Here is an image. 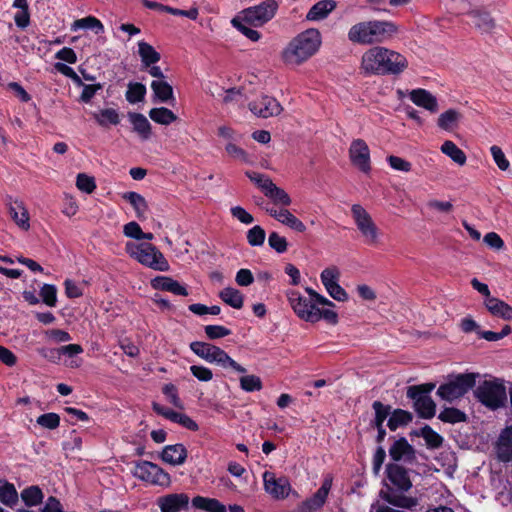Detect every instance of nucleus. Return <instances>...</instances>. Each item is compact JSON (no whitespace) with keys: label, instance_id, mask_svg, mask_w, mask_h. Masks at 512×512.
Masks as SVG:
<instances>
[{"label":"nucleus","instance_id":"11","mask_svg":"<svg viewBox=\"0 0 512 512\" xmlns=\"http://www.w3.org/2000/svg\"><path fill=\"white\" fill-rule=\"evenodd\" d=\"M351 212L358 230L365 238V242L369 245L376 244L379 231L370 214L360 204L352 205Z\"/></svg>","mask_w":512,"mask_h":512},{"label":"nucleus","instance_id":"20","mask_svg":"<svg viewBox=\"0 0 512 512\" xmlns=\"http://www.w3.org/2000/svg\"><path fill=\"white\" fill-rule=\"evenodd\" d=\"M265 210L270 216L297 232L303 233L306 230L305 224L287 209L277 210L267 207Z\"/></svg>","mask_w":512,"mask_h":512},{"label":"nucleus","instance_id":"55","mask_svg":"<svg viewBox=\"0 0 512 512\" xmlns=\"http://www.w3.org/2000/svg\"><path fill=\"white\" fill-rule=\"evenodd\" d=\"M269 246L277 253H284L287 251L288 242L285 237L280 236L277 232H271L268 237Z\"/></svg>","mask_w":512,"mask_h":512},{"label":"nucleus","instance_id":"30","mask_svg":"<svg viewBox=\"0 0 512 512\" xmlns=\"http://www.w3.org/2000/svg\"><path fill=\"white\" fill-rule=\"evenodd\" d=\"M138 54L144 67H150L161 59L160 53L157 52L151 44L145 41L138 42Z\"/></svg>","mask_w":512,"mask_h":512},{"label":"nucleus","instance_id":"16","mask_svg":"<svg viewBox=\"0 0 512 512\" xmlns=\"http://www.w3.org/2000/svg\"><path fill=\"white\" fill-rule=\"evenodd\" d=\"M263 482L265 491L275 499H284L290 493L291 486L286 477L276 478L274 473L265 471Z\"/></svg>","mask_w":512,"mask_h":512},{"label":"nucleus","instance_id":"59","mask_svg":"<svg viewBox=\"0 0 512 512\" xmlns=\"http://www.w3.org/2000/svg\"><path fill=\"white\" fill-rule=\"evenodd\" d=\"M490 151H491L493 160L496 163V165L498 166V168L502 171H506L509 168L510 163L507 160V158L505 157V154L502 151V149L496 145H493L490 148Z\"/></svg>","mask_w":512,"mask_h":512},{"label":"nucleus","instance_id":"37","mask_svg":"<svg viewBox=\"0 0 512 512\" xmlns=\"http://www.w3.org/2000/svg\"><path fill=\"white\" fill-rule=\"evenodd\" d=\"M93 118L101 127L120 123L119 113L113 108L101 109L99 112L93 113Z\"/></svg>","mask_w":512,"mask_h":512},{"label":"nucleus","instance_id":"44","mask_svg":"<svg viewBox=\"0 0 512 512\" xmlns=\"http://www.w3.org/2000/svg\"><path fill=\"white\" fill-rule=\"evenodd\" d=\"M72 29H91L94 30L96 34H99L104 31V26L96 17L87 16L85 18L76 20L73 23Z\"/></svg>","mask_w":512,"mask_h":512},{"label":"nucleus","instance_id":"9","mask_svg":"<svg viewBox=\"0 0 512 512\" xmlns=\"http://www.w3.org/2000/svg\"><path fill=\"white\" fill-rule=\"evenodd\" d=\"M474 395L479 402L492 410L504 406L507 400L505 386L497 380L483 381L474 391Z\"/></svg>","mask_w":512,"mask_h":512},{"label":"nucleus","instance_id":"27","mask_svg":"<svg viewBox=\"0 0 512 512\" xmlns=\"http://www.w3.org/2000/svg\"><path fill=\"white\" fill-rule=\"evenodd\" d=\"M485 306L487 310L494 316L500 317L504 320L512 319V307L506 302L495 298H485Z\"/></svg>","mask_w":512,"mask_h":512},{"label":"nucleus","instance_id":"34","mask_svg":"<svg viewBox=\"0 0 512 512\" xmlns=\"http://www.w3.org/2000/svg\"><path fill=\"white\" fill-rule=\"evenodd\" d=\"M192 505L207 512H226V507L214 498L196 496L192 499Z\"/></svg>","mask_w":512,"mask_h":512},{"label":"nucleus","instance_id":"32","mask_svg":"<svg viewBox=\"0 0 512 512\" xmlns=\"http://www.w3.org/2000/svg\"><path fill=\"white\" fill-rule=\"evenodd\" d=\"M123 199L128 201L135 210L136 216L139 219H144L148 210V204L145 198L137 192L130 191L123 194Z\"/></svg>","mask_w":512,"mask_h":512},{"label":"nucleus","instance_id":"52","mask_svg":"<svg viewBox=\"0 0 512 512\" xmlns=\"http://www.w3.org/2000/svg\"><path fill=\"white\" fill-rule=\"evenodd\" d=\"M170 421L177 423L190 431H197L199 429L198 424L184 413L174 411V413L171 414Z\"/></svg>","mask_w":512,"mask_h":512},{"label":"nucleus","instance_id":"47","mask_svg":"<svg viewBox=\"0 0 512 512\" xmlns=\"http://www.w3.org/2000/svg\"><path fill=\"white\" fill-rule=\"evenodd\" d=\"M146 95V87L142 83H129L126 92V99L129 103H137L144 99Z\"/></svg>","mask_w":512,"mask_h":512},{"label":"nucleus","instance_id":"14","mask_svg":"<svg viewBox=\"0 0 512 512\" xmlns=\"http://www.w3.org/2000/svg\"><path fill=\"white\" fill-rule=\"evenodd\" d=\"M349 158L351 163L363 173L371 170L370 150L363 139H355L351 142L349 148Z\"/></svg>","mask_w":512,"mask_h":512},{"label":"nucleus","instance_id":"8","mask_svg":"<svg viewBox=\"0 0 512 512\" xmlns=\"http://www.w3.org/2000/svg\"><path fill=\"white\" fill-rule=\"evenodd\" d=\"M434 388V383L412 385L407 388V397L413 400V407L420 418L431 419L436 413V404L430 396Z\"/></svg>","mask_w":512,"mask_h":512},{"label":"nucleus","instance_id":"40","mask_svg":"<svg viewBox=\"0 0 512 512\" xmlns=\"http://www.w3.org/2000/svg\"><path fill=\"white\" fill-rule=\"evenodd\" d=\"M43 492L38 486H29L22 490L21 499L28 507L36 506L42 503L43 500Z\"/></svg>","mask_w":512,"mask_h":512},{"label":"nucleus","instance_id":"4","mask_svg":"<svg viewBox=\"0 0 512 512\" xmlns=\"http://www.w3.org/2000/svg\"><path fill=\"white\" fill-rule=\"evenodd\" d=\"M321 45L320 32L310 28L294 37L284 49L282 57L285 63L299 65L313 56Z\"/></svg>","mask_w":512,"mask_h":512},{"label":"nucleus","instance_id":"12","mask_svg":"<svg viewBox=\"0 0 512 512\" xmlns=\"http://www.w3.org/2000/svg\"><path fill=\"white\" fill-rule=\"evenodd\" d=\"M278 3L275 0H265L259 5L242 11L245 22L253 27H259L270 21L276 14Z\"/></svg>","mask_w":512,"mask_h":512},{"label":"nucleus","instance_id":"10","mask_svg":"<svg viewBox=\"0 0 512 512\" xmlns=\"http://www.w3.org/2000/svg\"><path fill=\"white\" fill-rule=\"evenodd\" d=\"M133 475L152 485L169 486L171 483L170 475L160 466L150 461H139L135 464Z\"/></svg>","mask_w":512,"mask_h":512},{"label":"nucleus","instance_id":"41","mask_svg":"<svg viewBox=\"0 0 512 512\" xmlns=\"http://www.w3.org/2000/svg\"><path fill=\"white\" fill-rule=\"evenodd\" d=\"M266 197L272 200L276 205L289 206L291 204L290 196L285 192L284 189L276 186L272 183L270 188L264 194Z\"/></svg>","mask_w":512,"mask_h":512},{"label":"nucleus","instance_id":"3","mask_svg":"<svg viewBox=\"0 0 512 512\" xmlns=\"http://www.w3.org/2000/svg\"><path fill=\"white\" fill-rule=\"evenodd\" d=\"M398 31L391 21L370 20L354 24L348 31V39L360 45L383 43Z\"/></svg>","mask_w":512,"mask_h":512},{"label":"nucleus","instance_id":"6","mask_svg":"<svg viewBox=\"0 0 512 512\" xmlns=\"http://www.w3.org/2000/svg\"><path fill=\"white\" fill-rule=\"evenodd\" d=\"M126 252L139 263L156 271H168L169 263L163 254L150 243L135 244L128 242Z\"/></svg>","mask_w":512,"mask_h":512},{"label":"nucleus","instance_id":"51","mask_svg":"<svg viewBox=\"0 0 512 512\" xmlns=\"http://www.w3.org/2000/svg\"><path fill=\"white\" fill-rule=\"evenodd\" d=\"M42 301L49 307H55L57 303V289L52 284H44L40 289Z\"/></svg>","mask_w":512,"mask_h":512},{"label":"nucleus","instance_id":"31","mask_svg":"<svg viewBox=\"0 0 512 512\" xmlns=\"http://www.w3.org/2000/svg\"><path fill=\"white\" fill-rule=\"evenodd\" d=\"M387 426L391 431H396L399 427L408 425L413 420V414L407 410L395 409L391 411Z\"/></svg>","mask_w":512,"mask_h":512},{"label":"nucleus","instance_id":"53","mask_svg":"<svg viewBox=\"0 0 512 512\" xmlns=\"http://www.w3.org/2000/svg\"><path fill=\"white\" fill-rule=\"evenodd\" d=\"M265 237V230L259 225L252 227L247 232V241L251 246H262L264 244Z\"/></svg>","mask_w":512,"mask_h":512},{"label":"nucleus","instance_id":"1","mask_svg":"<svg viewBox=\"0 0 512 512\" xmlns=\"http://www.w3.org/2000/svg\"><path fill=\"white\" fill-rule=\"evenodd\" d=\"M407 67L404 55L382 46L368 49L361 59V69L370 75H399Z\"/></svg>","mask_w":512,"mask_h":512},{"label":"nucleus","instance_id":"21","mask_svg":"<svg viewBox=\"0 0 512 512\" xmlns=\"http://www.w3.org/2000/svg\"><path fill=\"white\" fill-rule=\"evenodd\" d=\"M410 100L417 106L422 107L431 113L438 111L437 99L428 90L418 88L409 93Z\"/></svg>","mask_w":512,"mask_h":512},{"label":"nucleus","instance_id":"19","mask_svg":"<svg viewBox=\"0 0 512 512\" xmlns=\"http://www.w3.org/2000/svg\"><path fill=\"white\" fill-rule=\"evenodd\" d=\"M189 504V497L184 494H168L158 499V505L161 512H180L187 509Z\"/></svg>","mask_w":512,"mask_h":512},{"label":"nucleus","instance_id":"62","mask_svg":"<svg viewBox=\"0 0 512 512\" xmlns=\"http://www.w3.org/2000/svg\"><path fill=\"white\" fill-rule=\"evenodd\" d=\"M390 167L397 171L409 172L412 169V164L398 156L390 155L387 158Z\"/></svg>","mask_w":512,"mask_h":512},{"label":"nucleus","instance_id":"46","mask_svg":"<svg viewBox=\"0 0 512 512\" xmlns=\"http://www.w3.org/2000/svg\"><path fill=\"white\" fill-rule=\"evenodd\" d=\"M231 23L238 31L251 41L256 42L260 39L261 34L257 30L251 28L250 26L252 25L245 22L243 16L240 19L234 18Z\"/></svg>","mask_w":512,"mask_h":512},{"label":"nucleus","instance_id":"26","mask_svg":"<svg viewBox=\"0 0 512 512\" xmlns=\"http://www.w3.org/2000/svg\"><path fill=\"white\" fill-rule=\"evenodd\" d=\"M336 8L334 0H321L315 3L306 15L308 21H320L325 18Z\"/></svg>","mask_w":512,"mask_h":512},{"label":"nucleus","instance_id":"49","mask_svg":"<svg viewBox=\"0 0 512 512\" xmlns=\"http://www.w3.org/2000/svg\"><path fill=\"white\" fill-rule=\"evenodd\" d=\"M240 387L246 392L260 391L263 387L260 377L246 375L240 378Z\"/></svg>","mask_w":512,"mask_h":512},{"label":"nucleus","instance_id":"64","mask_svg":"<svg viewBox=\"0 0 512 512\" xmlns=\"http://www.w3.org/2000/svg\"><path fill=\"white\" fill-rule=\"evenodd\" d=\"M225 150L230 157L240 160L244 163L249 162V157L246 151L238 147L237 145L233 143H228L225 147Z\"/></svg>","mask_w":512,"mask_h":512},{"label":"nucleus","instance_id":"29","mask_svg":"<svg viewBox=\"0 0 512 512\" xmlns=\"http://www.w3.org/2000/svg\"><path fill=\"white\" fill-rule=\"evenodd\" d=\"M128 117L133 125V130L138 133L143 140H147L151 137V124L143 114L130 112Z\"/></svg>","mask_w":512,"mask_h":512},{"label":"nucleus","instance_id":"2","mask_svg":"<svg viewBox=\"0 0 512 512\" xmlns=\"http://www.w3.org/2000/svg\"><path fill=\"white\" fill-rule=\"evenodd\" d=\"M385 473L392 486L386 485V490H381L379 496L395 507L404 509L415 507L418 504L417 498L403 494L412 487L409 470L399 463H388Z\"/></svg>","mask_w":512,"mask_h":512},{"label":"nucleus","instance_id":"50","mask_svg":"<svg viewBox=\"0 0 512 512\" xmlns=\"http://www.w3.org/2000/svg\"><path fill=\"white\" fill-rule=\"evenodd\" d=\"M421 436L432 448H438L443 442V438L428 425L421 428Z\"/></svg>","mask_w":512,"mask_h":512},{"label":"nucleus","instance_id":"56","mask_svg":"<svg viewBox=\"0 0 512 512\" xmlns=\"http://www.w3.org/2000/svg\"><path fill=\"white\" fill-rule=\"evenodd\" d=\"M37 424L40 426L53 430L56 429L60 424V417L58 414L50 412L40 415L37 418Z\"/></svg>","mask_w":512,"mask_h":512},{"label":"nucleus","instance_id":"7","mask_svg":"<svg viewBox=\"0 0 512 512\" xmlns=\"http://www.w3.org/2000/svg\"><path fill=\"white\" fill-rule=\"evenodd\" d=\"M476 373H463L451 375L446 383L441 384L437 389V395L444 401L452 403L463 397L476 384Z\"/></svg>","mask_w":512,"mask_h":512},{"label":"nucleus","instance_id":"43","mask_svg":"<svg viewBox=\"0 0 512 512\" xmlns=\"http://www.w3.org/2000/svg\"><path fill=\"white\" fill-rule=\"evenodd\" d=\"M438 418L445 423L455 424L460 422H465L467 420L466 414L454 407H448L442 410Z\"/></svg>","mask_w":512,"mask_h":512},{"label":"nucleus","instance_id":"33","mask_svg":"<svg viewBox=\"0 0 512 512\" xmlns=\"http://www.w3.org/2000/svg\"><path fill=\"white\" fill-rule=\"evenodd\" d=\"M372 408L374 418L370 421L369 426L371 428L384 427V422L391 413V406L376 400L372 403Z\"/></svg>","mask_w":512,"mask_h":512},{"label":"nucleus","instance_id":"38","mask_svg":"<svg viewBox=\"0 0 512 512\" xmlns=\"http://www.w3.org/2000/svg\"><path fill=\"white\" fill-rule=\"evenodd\" d=\"M149 117L161 125H169L177 120V115L166 107L152 108Z\"/></svg>","mask_w":512,"mask_h":512},{"label":"nucleus","instance_id":"61","mask_svg":"<svg viewBox=\"0 0 512 512\" xmlns=\"http://www.w3.org/2000/svg\"><path fill=\"white\" fill-rule=\"evenodd\" d=\"M190 372L195 378L202 382H208L213 378L212 370L202 365L190 366Z\"/></svg>","mask_w":512,"mask_h":512},{"label":"nucleus","instance_id":"28","mask_svg":"<svg viewBox=\"0 0 512 512\" xmlns=\"http://www.w3.org/2000/svg\"><path fill=\"white\" fill-rule=\"evenodd\" d=\"M473 26L481 33H491L495 28V21L487 12L473 10L468 13Z\"/></svg>","mask_w":512,"mask_h":512},{"label":"nucleus","instance_id":"63","mask_svg":"<svg viewBox=\"0 0 512 512\" xmlns=\"http://www.w3.org/2000/svg\"><path fill=\"white\" fill-rule=\"evenodd\" d=\"M123 233L126 237L136 239V240H142L143 239V231L140 227V225L135 222L131 221L124 225L123 227Z\"/></svg>","mask_w":512,"mask_h":512},{"label":"nucleus","instance_id":"58","mask_svg":"<svg viewBox=\"0 0 512 512\" xmlns=\"http://www.w3.org/2000/svg\"><path fill=\"white\" fill-rule=\"evenodd\" d=\"M79 87H83L82 93L80 95V101L83 103H90L92 98L96 95V93L103 88V84H85L78 85Z\"/></svg>","mask_w":512,"mask_h":512},{"label":"nucleus","instance_id":"23","mask_svg":"<svg viewBox=\"0 0 512 512\" xmlns=\"http://www.w3.org/2000/svg\"><path fill=\"white\" fill-rule=\"evenodd\" d=\"M151 285L156 290L171 292L179 296L188 295V291L185 286L168 276H157L152 280Z\"/></svg>","mask_w":512,"mask_h":512},{"label":"nucleus","instance_id":"17","mask_svg":"<svg viewBox=\"0 0 512 512\" xmlns=\"http://www.w3.org/2000/svg\"><path fill=\"white\" fill-rule=\"evenodd\" d=\"M389 456L394 463L404 462L411 464L416 460V451L405 437H400L390 446Z\"/></svg>","mask_w":512,"mask_h":512},{"label":"nucleus","instance_id":"15","mask_svg":"<svg viewBox=\"0 0 512 512\" xmlns=\"http://www.w3.org/2000/svg\"><path fill=\"white\" fill-rule=\"evenodd\" d=\"M249 109L258 117L269 118L279 115L282 111V106L274 97L263 95L250 102Z\"/></svg>","mask_w":512,"mask_h":512},{"label":"nucleus","instance_id":"54","mask_svg":"<svg viewBox=\"0 0 512 512\" xmlns=\"http://www.w3.org/2000/svg\"><path fill=\"white\" fill-rule=\"evenodd\" d=\"M77 188L87 194H91L96 189L95 179L85 173H79L76 179Z\"/></svg>","mask_w":512,"mask_h":512},{"label":"nucleus","instance_id":"42","mask_svg":"<svg viewBox=\"0 0 512 512\" xmlns=\"http://www.w3.org/2000/svg\"><path fill=\"white\" fill-rule=\"evenodd\" d=\"M0 502L8 507H13L18 502V493L12 483L5 481L0 486Z\"/></svg>","mask_w":512,"mask_h":512},{"label":"nucleus","instance_id":"13","mask_svg":"<svg viewBox=\"0 0 512 512\" xmlns=\"http://www.w3.org/2000/svg\"><path fill=\"white\" fill-rule=\"evenodd\" d=\"M287 298L290 306L296 315L307 322L315 323V311L317 306L308 298L302 296L298 291L289 290Z\"/></svg>","mask_w":512,"mask_h":512},{"label":"nucleus","instance_id":"60","mask_svg":"<svg viewBox=\"0 0 512 512\" xmlns=\"http://www.w3.org/2000/svg\"><path fill=\"white\" fill-rule=\"evenodd\" d=\"M320 278L325 288H328L338 283L339 271L336 267L326 268L321 272Z\"/></svg>","mask_w":512,"mask_h":512},{"label":"nucleus","instance_id":"48","mask_svg":"<svg viewBox=\"0 0 512 512\" xmlns=\"http://www.w3.org/2000/svg\"><path fill=\"white\" fill-rule=\"evenodd\" d=\"M245 175L265 194L273 183L271 178L265 174L255 171H246Z\"/></svg>","mask_w":512,"mask_h":512},{"label":"nucleus","instance_id":"35","mask_svg":"<svg viewBox=\"0 0 512 512\" xmlns=\"http://www.w3.org/2000/svg\"><path fill=\"white\" fill-rule=\"evenodd\" d=\"M151 89L154 93L155 100L167 103L170 99H173V88L172 86L163 80H153L151 82Z\"/></svg>","mask_w":512,"mask_h":512},{"label":"nucleus","instance_id":"18","mask_svg":"<svg viewBox=\"0 0 512 512\" xmlns=\"http://www.w3.org/2000/svg\"><path fill=\"white\" fill-rule=\"evenodd\" d=\"M333 478L331 475H326L321 487L308 498L304 503V507L308 512H315L323 507L326 502L327 496L332 487Z\"/></svg>","mask_w":512,"mask_h":512},{"label":"nucleus","instance_id":"45","mask_svg":"<svg viewBox=\"0 0 512 512\" xmlns=\"http://www.w3.org/2000/svg\"><path fill=\"white\" fill-rule=\"evenodd\" d=\"M459 119L460 113L455 109H449L440 114L437 124L441 129L450 131L457 125Z\"/></svg>","mask_w":512,"mask_h":512},{"label":"nucleus","instance_id":"57","mask_svg":"<svg viewBox=\"0 0 512 512\" xmlns=\"http://www.w3.org/2000/svg\"><path fill=\"white\" fill-rule=\"evenodd\" d=\"M206 336L210 340L220 339L231 334V330L221 325H207L204 327Z\"/></svg>","mask_w":512,"mask_h":512},{"label":"nucleus","instance_id":"25","mask_svg":"<svg viewBox=\"0 0 512 512\" xmlns=\"http://www.w3.org/2000/svg\"><path fill=\"white\" fill-rule=\"evenodd\" d=\"M9 213L13 221L23 230L30 228L29 213L22 201L15 200L9 203Z\"/></svg>","mask_w":512,"mask_h":512},{"label":"nucleus","instance_id":"39","mask_svg":"<svg viewBox=\"0 0 512 512\" xmlns=\"http://www.w3.org/2000/svg\"><path fill=\"white\" fill-rule=\"evenodd\" d=\"M441 151L460 166H463L466 163L467 158L465 153L450 140H447L442 144Z\"/></svg>","mask_w":512,"mask_h":512},{"label":"nucleus","instance_id":"36","mask_svg":"<svg viewBox=\"0 0 512 512\" xmlns=\"http://www.w3.org/2000/svg\"><path fill=\"white\" fill-rule=\"evenodd\" d=\"M220 299L234 309H241L244 303L243 294L232 287H226L219 293Z\"/></svg>","mask_w":512,"mask_h":512},{"label":"nucleus","instance_id":"24","mask_svg":"<svg viewBox=\"0 0 512 512\" xmlns=\"http://www.w3.org/2000/svg\"><path fill=\"white\" fill-rule=\"evenodd\" d=\"M187 458V449L183 444L167 445L161 453V459L171 465H181Z\"/></svg>","mask_w":512,"mask_h":512},{"label":"nucleus","instance_id":"22","mask_svg":"<svg viewBox=\"0 0 512 512\" xmlns=\"http://www.w3.org/2000/svg\"><path fill=\"white\" fill-rule=\"evenodd\" d=\"M497 457L502 462L512 460V426L506 427L499 435L496 443Z\"/></svg>","mask_w":512,"mask_h":512},{"label":"nucleus","instance_id":"5","mask_svg":"<svg viewBox=\"0 0 512 512\" xmlns=\"http://www.w3.org/2000/svg\"><path fill=\"white\" fill-rule=\"evenodd\" d=\"M190 349L198 357L208 363L216 364L224 369L231 368L239 373L246 372L243 366L234 361L223 349L214 344L194 341L190 343Z\"/></svg>","mask_w":512,"mask_h":512}]
</instances>
